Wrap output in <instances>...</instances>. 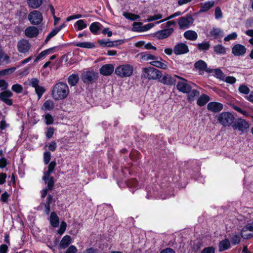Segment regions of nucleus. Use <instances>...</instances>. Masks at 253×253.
<instances>
[{
  "instance_id": "obj_9",
  "label": "nucleus",
  "mask_w": 253,
  "mask_h": 253,
  "mask_svg": "<svg viewBox=\"0 0 253 253\" xmlns=\"http://www.w3.org/2000/svg\"><path fill=\"white\" fill-rule=\"evenodd\" d=\"M233 127L235 129H238L242 132H245L248 130L249 125L246 120L242 119H238L235 122Z\"/></svg>"
},
{
  "instance_id": "obj_20",
  "label": "nucleus",
  "mask_w": 253,
  "mask_h": 253,
  "mask_svg": "<svg viewBox=\"0 0 253 253\" xmlns=\"http://www.w3.org/2000/svg\"><path fill=\"white\" fill-rule=\"evenodd\" d=\"M38 28L34 26H30L27 28L25 31V35L29 38L35 37L38 35Z\"/></svg>"
},
{
  "instance_id": "obj_12",
  "label": "nucleus",
  "mask_w": 253,
  "mask_h": 253,
  "mask_svg": "<svg viewBox=\"0 0 253 253\" xmlns=\"http://www.w3.org/2000/svg\"><path fill=\"white\" fill-rule=\"evenodd\" d=\"M177 79H181V77L176 75L171 76L169 75H166L163 77L161 82L165 84L171 85L176 83Z\"/></svg>"
},
{
  "instance_id": "obj_58",
  "label": "nucleus",
  "mask_w": 253,
  "mask_h": 253,
  "mask_svg": "<svg viewBox=\"0 0 253 253\" xmlns=\"http://www.w3.org/2000/svg\"><path fill=\"white\" fill-rule=\"evenodd\" d=\"M137 184V181L135 179H131L129 180L127 182V185L128 187H135Z\"/></svg>"
},
{
  "instance_id": "obj_54",
  "label": "nucleus",
  "mask_w": 253,
  "mask_h": 253,
  "mask_svg": "<svg viewBox=\"0 0 253 253\" xmlns=\"http://www.w3.org/2000/svg\"><path fill=\"white\" fill-rule=\"evenodd\" d=\"M51 158V154L49 152H45L44 153L43 155V159H44V162L45 164H47L50 160Z\"/></svg>"
},
{
  "instance_id": "obj_47",
  "label": "nucleus",
  "mask_w": 253,
  "mask_h": 253,
  "mask_svg": "<svg viewBox=\"0 0 253 253\" xmlns=\"http://www.w3.org/2000/svg\"><path fill=\"white\" fill-rule=\"evenodd\" d=\"M163 18V15L161 14H157L153 16H149L146 21L150 22L157 20Z\"/></svg>"
},
{
  "instance_id": "obj_27",
  "label": "nucleus",
  "mask_w": 253,
  "mask_h": 253,
  "mask_svg": "<svg viewBox=\"0 0 253 253\" xmlns=\"http://www.w3.org/2000/svg\"><path fill=\"white\" fill-rule=\"evenodd\" d=\"M27 2L29 7L37 8L42 4V0H27Z\"/></svg>"
},
{
  "instance_id": "obj_56",
  "label": "nucleus",
  "mask_w": 253,
  "mask_h": 253,
  "mask_svg": "<svg viewBox=\"0 0 253 253\" xmlns=\"http://www.w3.org/2000/svg\"><path fill=\"white\" fill-rule=\"evenodd\" d=\"M53 50V48H49L46 50H44L41 52L39 55L41 57V58L44 57L45 56L49 54L50 53H51L52 51Z\"/></svg>"
},
{
  "instance_id": "obj_50",
  "label": "nucleus",
  "mask_w": 253,
  "mask_h": 253,
  "mask_svg": "<svg viewBox=\"0 0 253 253\" xmlns=\"http://www.w3.org/2000/svg\"><path fill=\"white\" fill-rule=\"evenodd\" d=\"M210 47V44L208 42H203L198 44V48L199 49L206 50H208Z\"/></svg>"
},
{
  "instance_id": "obj_13",
  "label": "nucleus",
  "mask_w": 253,
  "mask_h": 253,
  "mask_svg": "<svg viewBox=\"0 0 253 253\" xmlns=\"http://www.w3.org/2000/svg\"><path fill=\"white\" fill-rule=\"evenodd\" d=\"M223 107V104L217 102H211L207 105L208 110L213 113L220 112Z\"/></svg>"
},
{
  "instance_id": "obj_42",
  "label": "nucleus",
  "mask_w": 253,
  "mask_h": 253,
  "mask_svg": "<svg viewBox=\"0 0 253 253\" xmlns=\"http://www.w3.org/2000/svg\"><path fill=\"white\" fill-rule=\"evenodd\" d=\"M238 90L241 93L244 94H248L250 91V88L247 85L244 84L240 85Z\"/></svg>"
},
{
  "instance_id": "obj_46",
  "label": "nucleus",
  "mask_w": 253,
  "mask_h": 253,
  "mask_svg": "<svg viewBox=\"0 0 253 253\" xmlns=\"http://www.w3.org/2000/svg\"><path fill=\"white\" fill-rule=\"evenodd\" d=\"M141 27H142V23L134 22L133 24L132 31L134 32H142Z\"/></svg>"
},
{
  "instance_id": "obj_16",
  "label": "nucleus",
  "mask_w": 253,
  "mask_h": 253,
  "mask_svg": "<svg viewBox=\"0 0 253 253\" xmlns=\"http://www.w3.org/2000/svg\"><path fill=\"white\" fill-rule=\"evenodd\" d=\"M30 47L29 42L26 40H21L18 42V50L21 53H24L28 52Z\"/></svg>"
},
{
  "instance_id": "obj_26",
  "label": "nucleus",
  "mask_w": 253,
  "mask_h": 253,
  "mask_svg": "<svg viewBox=\"0 0 253 253\" xmlns=\"http://www.w3.org/2000/svg\"><path fill=\"white\" fill-rule=\"evenodd\" d=\"M54 107V103L53 101L51 100H47L45 101L43 104L42 109L43 110H51L53 109Z\"/></svg>"
},
{
  "instance_id": "obj_41",
  "label": "nucleus",
  "mask_w": 253,
  "mask_h": 253,
  "mask_svg": "<svg viewBox=\"0 0 253 253\" xmlns=\"http://www.w3.org/2000/svg\"><path fill=\"white\" fill-rule=\"evenodd\" d=\"M214 51L219 54H224L226 52V49L221 45H217L214 46Z\"/></svg>"
},
{
  "instance_id": "obj_59",
  "label": "nucleus",
  "mask_w": 253,
  "mask_h": 253,
  "mask_svg": "<svg viewBox=\"0 0 253 253\" xmlns=\"http://www.w3.org/2000/svg\"><path fill=\"white\" fill-rule=\"evenodd\" d=\"M225 81L229 84H233L235 83L236 81V79L235 78L232 77V76H227L226 77L225 79Z\"/></svg>"
},
{
  "instance_id": "obj_32",
  "label": "nucleus",
  "mask_w": 253,
  "mask_h": 253,
  "mask_svg": "<svg viewBox=\"0 0 253 253\" xmlns=\"http://www.w3.org/2000/svg\"><path fill=\"white\" fill-rule=\"evenodd\" d=\"M101 24L98 22H93L91 24L89 30L93 34H96L98 31L100 29Z\"/></svg>"
},
{
  "instance_id": "obj_28",
  "label": "nucleus",
  "mask_w": 253,
  "mask_h": 253,
  "mask_svg": "<svg viewBox=\"0 0 253 253\" xmlns=\"http://www.w3.org/2000/svg\"><path fill=\"white\" fill-rule=\"evenodd\" d=\"M211 36L215 39L222 37L223 36V32L218 28H213L210 32Z\"/></svg>"
},
{
  "instance_id": "obj_24",
  "label": "nucleus",
  "mask_w": 253,
  "mask_h": 253,
  "mask_svg": "<svg viewBox=\"0 0 253 253\" xmlns=\"http://www.w3.org/2000/svg\"><path fill=\"white\" fill-rule=\"evenodd\" d=\"M214 4L213 0L207 1L201 4V12H206L209 10L211 7H212Z\"/></svg>"
},
{
  "instance_id": "obj_7",
  "label": "nucleus",
  "mask_w": 253,
  "mask_h": 253,
  "mask_svg": "<svg viewBox=\"0 0 253 253\" xmlns=\"http://www.w3.org/2000/svg\"><path fill=\"white\" fill-rule=\"evenodd\" d=\"M28 19L34 25H38L42 21V15L38 10H34L28 15Z\"/></svg>"
},
{
  "instance_id": "obj_2",
  "label": "nucleus",
  "mask_w": 253,
  "mask_h": 253,
  "mask_svg": "<svg viewBox=\"0 0 253 253\" xmlns=\"http://www.w3.org/2000/svg\"><path fill=\"white\" fill-rule=\"evenodd\" d=\"M56 162L55 161L51 162L48 166V169L44 172L42 179L44 182L47 184L48 189L51 190L54 186V181L53 177L50 176L51 173L53 171L55 166Z\"/></svg>"
},
{
  "instance_id": "obj_22",
  "label": "nucleus",
  "mask_w": 253,
  "mask_h": 253,
  "mask_svg": "<svg viewBox=\"0 0 253 253\" xmlns=\"http://www.w3.org/2000/svg\"><path fill=\"white\" fill-rule=\"evenodd\" d=\"M195 67L199 70V74H202L205 71H207V64L203 60H200L195 64Z\"/></svg>"
},
{
  "instance_id": "obj_3",
  "label": "nucleus",
  "mask_w": 253,
  "mask_h": 253,
  "mask_svg": "<svg viewBox=\"0 0 253 253\" xmlns=\"http://www.w3.org/2000/svg\"><path fill=\"white\" fill-rule=\"evenodd\" d=\"M133 72V67L130 64H123L117 67L115 74L122 78L128 77L131 76Z\"/></svg>"
},
{
  "instance_id": "obj_51",
  "label": "nucleus",
  "mask_w": 253,
  "mask_h": 253,
  "mask_svg": "<svg viewBox=\"0 0 253 253\" xmlns=\"http://www.w3.org/2000/svg\"><path fill=\"white\" fill-rule=\"evenodd\" d=\"M39 80L36 78H32L30 81V85H31L32 87L36 88L39 86Z\"/></svg>"
},
{
  "instance_id": "obj_19",
  "label": "nucleus",
  "mask_w": 253,
  "mask_h": 253,
  "mask_svg": "<svg viewBox=\"0 0 253 253\" xmlns=\"http://www.w3.org/2000/svg\"><path fill=\"white\" fill-rule=\"evenodd\" d=\"M114 71V67L111 64H106L100 69V73L104 76L110 75Z\"/></svg>"
},
{
  "instance_id": "obj_23",
  "label": "nucleus",
  "mask_w": 253,
  "mask_h": 253,
  "mask_svg": "<svg viewBox=\"0 0 253 253\" xmlns=\"http://www.w3.org/2000/svg\"><path fill=\"white\" fill-rule=\"evenodd\" d=\"M184 37L185 39L191 40L195 41L198 38L197 33L192 30H188L184 33Z\"/></svg>"
},
{
  "instance_id": "obj_57",
  "label": "nucleus",
  "mask_w": 253,
  "mask_h": 253,
  "mask_svg": "<svg viewBox=\"0 0 253 253\" xmlns=\"http://www.w3.org/2000/svg\"><path fill=\"white\" fill-rule=\"evenodd\" d=\"M154 26V24L153 23H149L144 26H142V27H141V32H143L148 31L149 30L152 28Z\"/></svg>"
},
{
  "instance_id": "obj_33",
  "label": "nucleus",
  "mask_w": 253,
  "mask_h": 253,
  "mask_svg": "<svg viewBox=\"0 0 253 253\" xmlns=\"http://www.w3.org/2000/svg\"><path fill=\"white\" fill-rule=\"evenodd\" d=\"M150 64L154 66H155L157 68H161L163 69H167L168 68V66H167V64H166L165 63L161 62L160 61H158V60L153 61L150 62Z\"/></svg>"
},
{
  "instance_id": "obj_5",
  "label": "nucleus",
  "mask_w": 253,
  "mask_h": 253,
  "mask_svg": "<svg viewBox=\"0 0 253 253\" xmlns=\"http://www.w3.org/2000/svg\"><path fill=\"white\" fill-rule=\"evenodd\" d=\"M217 120L223 126H229L233 123L234 117L230 113L222 112L218 115Z\"/></svg>"
},
{
  "instance_id": "obj_4",
  "label": "nucleus",
  "mask_w": 253,
  "mask_h": 253,
  "mask_svg": "<svg viewBox=\"0 0 253 253\" xmlns=\"http://www.w3.org/2000/svg\"><path fill=\"white\" fill-rule=\"evenodd\" d=\"M142 76L149 80H157L162 77L161 72L153 68H145L142 70Z\"/></svg>"
},
{
  "instance_id": "obj_29",
  "label": "nucleus",
  "mask_w": 253,
  "mask_h": 253,
  "mask_svg": "<svg viewBox=\"0 0 253 253\" xmlns=\"http://www.w3.org/2000/svg\"><path fill=\"white\" fill-rule=\"evenodd\" d=\"M210 100V97L206 94L201 95L197 100V104L199 106L205 105Z\"/></svg>"
},
{
  "instance_id": "obj_45",
  "label": "nucleus",
  "mask_w": 253,
  "mask_h": 253,
  "mask_svg": "<svg viewBox=\"0 0 253 253\" xmlns=\"http://www.w3.org/2000/svg\"><path fill=\"white\" fill-rule=\"evenodd\" d=\"M35 91L39 97V99H40L45 92V89L44 87L41 86H39L35 88Z\"/></svg>"
},
{
  "instance_id": "obj_63",
  "label": "nucleus",
  "mask_w": 253,
  "mask_h": 253,
  "mask_svg": "<svg viewBox=\"0 0 253 253\" xmlns=\"http://www.w3.org/2000/svg\"><path fill=\"white\" fill-rule=\"evenodd\" d=\"M214 73H215L216 78L219 79H223V74L220 69H215L214 71Z\"/></svg>"
},
{
  "instance_id": "obj_61",
  "label": "nucleus",
  "mask_w": 253,
  "mask_h": 253,
  "mask_svg": "<svg viewBox=\"0 0 253 253\" xmlns=\"http://www.w3.org/2000/svg\"><path fill=\"white\" fill-rule=\"evenodd\" d=\"M45 119L46 120V124L50 125L53 123V119L51 115L48 114L45 115Z\"/></svg>"
},
{
  "instance_id": "obj_1",
  "label": "nucleus",
  "mask_w": 253,
  "mask_h": 253,
  "mask_svg": "<svg viewBox=\"0 0 253 253\" xmlns=\"http://www.w3.org/2000/svg\"><path fill=\"white\" fill-rule=\"evenodd\" d=\"M69 94L68 85L63 82H59L54 84L51 91V96L56 101L65 99Z\"/></svg>"
},
{
  "instance_id": "obj_40",
  "label": "nucleus",
  "mask_w": 253,
  "mask_h": 253,
  "mask_svg": "<svg viewBox=\"0 0 253 253\" xmlns=\"http://www.w3.org/2000/svg\"><path fill=\"white\" fill-rule=\"evenodd\" d=\"M16 68L14 67L4 69L0 71V77L5 75H10L13 73Z\"/></svg>"
},
{
  "instance_id": "obj_25",
  "label": "nucleus",
  "mask_w": 253,
  "mask_h": 253,
  "mask_svg": "<svg viewBox=\"0 0 253 253\" xmlns=\"http://www.w3.org/2000/svg\"><path fill=\"white\" fill-rule=\"evenodd\" d=\"M71 242V238L68 235H66L62 239L60 243V247L62 249H65Z\"/></svg>"
},
{
  "instance_id": "obj_62",
  "label": "nucleus",
  "mask_w": 253,
  "mask_h": 253,
  "mask_svg": "<svg viewBox=\"0 0 253 253\" xmlns=\"http://www.w3.org/2000/svg\"><path fill=\"white\" fill-rule=\"evenodd\" d=\"M9 197V195L6 192H4L1 196V201L3 203H7Z\"/></svg>"
},
{
  "instance_id": "obj_31",
  "label": "nucleus",
  "mask_w": 253,
  "mask_h": 253,
  "mask_svg": "<svg viewBox=\"0 0 253 253\" xmlns=\"http://www.w3.org/2000/svg\"><path fill=\"white\" fill-rule=\"evenodd\" d=\"M230 246V242L229 240L225 239L219 243V250L220 251H223L228 249Z\"/></svg>"
},
{
  "instance_id": "obj_49",
  "label": "nucleus",
  "mask_w": 253,
  "mask_h": 253,
  "mask_svg": "<svg viewBox=\"0 0 253 253\" xmlns=\"http://www.w3.org/2000/svg\"><path fill=\"white\" fill-rule=\"evenodd\" d=\"M142 59L144 60L148 61L155 59L156 57L152 54L145 53L142 55Z\"/></svg>"
},
{
  "instance_id": "obj_18",
  "label": "nucleus",
  "mask_w": 253,
  "mask_h": 253,
  "mask_svg": "<svg viewBox=\"0 0 253 253\" xmlns=\"http://www.w3.org/2000/svg\"><path fill=\"white\" fill-rule=\"evenodd\" d=\"M173 32L172 28L166 29L157 32L155 36L159 39H164L169 36Z\"/></svg>"
},
{
  "instance_id": "obj_64",
  "label": "nucleus",
  "mask_w": 253,
  "mask_h": 253,
  "mask_svg": "<svg viewBox=\"0 0 253 253\" xmlns=\"http://www.w3.org/2000/svg\"><path fill=\"white\" fill-rule=\"evenodd\" d=\"M246 34L253 38L249 40V42L251 44L253 45V30H249L246 32Z\"/></svg>"
},
{
  "instance_id": "obj_14",
  "label": "nucleus",
  "mask_w": 253,
  "mask_h": 253,
  "mask_svg": "<svg viewBox=\"0 0 253 253\" xmlns=\"http://www.w3.org/2000/svg\"><path fill=\"white\" fill-rule=\"evenodd\" d=\"M12 93L9 90H6L0 93V100L3 101L8 105L12 104V100L9 98L12 96Z\"/></svg>"
},
{
  "instance_id": "obj_38",
  "label": "nucleus",
  "mask_w": 253,
  "mask_h": 253,
  "mask_svg": "<svg viewBox=\"0 0 253 253\" xmlns=\"http://www.w3.org/2000/svg\"><path fill=\"white\" fill-rule=\"evenodd\" d=\"M62 26H61L59 28H56V29H54L51 32H50L48 35V36H47V37L45 40L44 42L45 43H46L50 40V39L51 38H52L53 37L55 36L59 32V31L62 29Z\"/></svg>"
},
{
  "instance_id": "obj_10",
  "label": "nucleus",
  "mask_w": 253,
  "mask_h": 253,
  "mask_svg": "<svg viewBox=\"0 0 253 253\" xmlns=\"http://www.w3.org/2000/svg\"><path fill=\"white\" fill-rule=\"evenodd\" d=\"M243 238L247 239L253 237V222L245 226L241 232Z\"/></svg>"
},
{
  "instance_id": "obj_48",
  "label": "nucleus",
  "mask_w": 253,
  "mask_h": 253,
  "mask_svg": "<svg viewBox=\"0 0 253 253\" xmlns=\"http://www.w3.org/2000/svg\"><path fill=\"white\" fill-rule=\"evenodd\" d=\"M237 34L235 32H234L225 37L224 40L226 42H228L230 40H235L237 38Z\"/></svg>"
},
{
  "instance_id": "obj_39",
  "label": "nucleus",
  "mask_w": 253,
  "mask_h": 253,
  "mask_svg": "<svg viewBox=\"0 0 253 253\" xmlns=\"http://www.w3.org/2000/svg\"><path fill=\"white\" fill-rule=\"evenodd\" d=\"M98 43L101 45L107 47H113L115 45V42L106 41L104 40H99L98 41Z\"/></svg>"
},
{
  "instance_id": "obj_52",
  "label": "nucleus",
  "mask_w": 253,
  "mask_h": 253,
  "mask_svg": "<svg viewBox=\"0 0 253 253\" xmlns=\"http://www.w3.org/2000/svg\"><path fill=\"white\" fill-rule=\"evenodd\" d=\"M66 227V223L65 221H62L60 224V228L58 230V233L62 235L65 232Z\"/></svg>"
},
{
  "instance_id": "obj_60",
  "label": "nucleus",
  "mask_w": 253,
  "mask_h": 253,
  "mask_svg": "<svg viewBox=\"0 0 253 253\" xmlns=\"http://www.w3.org/2000/svg\"><path fill=\"white\" fill-rule=\"evenodd\" d=\"M231 242L234 245L239 244L240 242V238L239 236L237 235H234L231 239Z\"/></svg>"
},
{
  "instance_id": "obj_30",
  "label": "nucleus",
  "mask_w": 253,
  "mask_h": 253,
  "mask_svg": "<svg viewBox=\"0 0 253 253\" xmlns=\"http://www.w3.org/2000/svg\"><path fill=\"white\" fill-rule=\"evenodd\" d=\"M79 78L76 74H72L68 77V82L71 86L75 85L78 82Z\"/></svg>"
},
{
  "instance_id": "obj_6",
  "label": "nucleus",
  "mask_w": 253,
  "mask_h": 253,
  "mask_svg": "<svg viewBox=\"0 0 253 253\" xmlns=\"http://www.w3.org/2000/svg\"><path fill=\"white\" fill-rule=\"evenodd\" d=\"M194 22V19L191 15H186L181 17L178 19V23L180 29H186L190 27Z\"/></svg>"
},
{
  "instance_id": "obj_8",
  "label": "nucleus",
  "mask_w": 253,
  "mask_h": 253,
  "mask_svg": "<svg viewBox=\"0 0 253 253\" xmlns=\"http://www.w3.org/2000/svg\"><path fill=\"white\" fill-rule=\"evenodd\" d=\"M97 74L93 71L84 72L82 74L81 78L85 84L91 83L97 79Z\"/></svg>"
},
{
  "instance_id": "obj_15",
  "label": "nucleus",
  "mask_w": 253,
  "mask_h": 253,
  "mask_svg": "<svg viewBox=\"0 0 253 253\" xmlns=\"http://www.w3.org/2000/svg\"><path fill=\"white\" fill-rule=\"evenodd\" d=\"M189 51L188 46L184 43H179L174 47V53L177 55L183 54Z\"/></svg>"
},
{
  "instance_id": "obj_37",
  "label": "nucleus",
  "mask_w": 253,
  "mask_h": 253,
  "mask_svg": "<svg viewBox=\"0 0 253 253\" xmlns=\"http://www.w3.org/2000/svg\"><path fill=\"white\" fill-rule=\"evenodd\" d=\"M200 92L199 91L196 89H193L191 91H189V93L188 95V100L189 101H192L194 100V98L195 97H197L199 95Z\"/></svg>"
},
{
  "instance_id": "obj_44",
  "label": "nucleus",
  "mask_w": 253,
  "mask_h": 253,
  "mask_svg": "<svg viewBox=\"0 0 253 253\" xmlns=\"http://www.w3.org/2000/svg\"><path fill=\"white\" fill-rule=\"evenodd\" d=\"M23 87L21 85L19 84H13L11 87V89L15 92L17 93H21L23 90Z\"/></svg>"
},
{
  "instance_id": "obj_55",
  "label": "nucleus",
  "mask_w": 253,
  "mask_h": 253,
  "mask_svg": "<svg viewBox=\"0 0 253 253\" xmlns=\"http://www.w3.org/2000/svg\"><path fill=\"white\" fill-rule=\"evenodd\" d=\"M215 249L212 247H209L204 248L201 253H214Z\"/></svg>"
},
{
  "instance_id": "obj_53",
  "label": "nucleus",
  "mask_w": 253,
  "mask_h": 253,
  "mask_svg": "<svg viewBox=\"0 0 253 253\" xmlns=\"http://www.w3.org/2000/svg\"><path fill=\"white\" fill-rule=\"evenodd\" d=\"M222 17V11L219 7H217L215 9V17L216 19H218L221 18Z\"/></svg>"
},
{
  "instance_id": "obj_35",
  "label": "nucleus",
  "mask_w": 253,
  "mask_h": 253,
  "mask_svg": "<svg viewBox=\"0 0 253 253\" xmlns=\"http://www.w3.org/2000/svg\"><path fill=\"white\" fill-rule=\"evenodd\" d=\"M9 62V56L4 54L2 50L0 48V63H8Z\"/></svg>"
},
{
  "instance_id": "obj_21",
  "label": "nucleus",
  "mask_w": 253,
  "mask_h": 253,
  "mask_svg": "<svg viewBox=\"0 0 253 253\" xmlns=\"http://www.w3.org/2000/svg\"><path fill=\"white\" fill-rule=\"evenodd\" d=\"M50 224L54 227H57L59 224V218L55 212H52L49 217Z\"/></svg>"
},
{
  "instance_id": "obj_11",
  "label": "nucleus",
  "mask_w": 253,
  "mask_h": 253,
  "mask_svg": "<svg viewBox=\"0 0 253 253\" xmlns=\"http://www.w3.org/2000/svg\"><path fill=\"white\" fill-rule=\"evenodd\" d=\"M179 79L181 80V81L177 82L176 85L177 89L183 93L189 92L190 91L191 87L187 83V80L182 78Z\"/></svg>"
},
{
  "instance_id": "obj_34",
  "label": "nucleus",
  "mask_w": 253,
  "mask_h": 253,
  "mask_svg": "<svg viewBox=\"0 0 253 253\" xmlns=\"http://www.w3.org/2000/svg\"><path fill=\"white\" fill-rule=\"evenodd\" d=\"M76 45L80 47L87 48H92L95 46L93 43L90 42H79L76 44Z\"/></svg>"
},
{
  "instance_id": "obj_17",
  "label": "nucleus",
  "mask_w": 253,
  "mask_h": 253,
  "mask_svg": "<svg viewBox=\"0 0 253 253\" xmlns=\"http://www.w3.org/2000/svg\"><path fill=\"white\" fill-rule=\"evenodd\" d=\"M246 52V47L240 44L235 45L232 48V52L235 56L243 55Z\"/></svg>"
},
{
  "instance_id": "obj_43",
  "label": "nucleus",
  "mask_w": 253,
  "mask_h": 253,
  "mask_svg": "<svg viewBox=\"0 0 253 253\" xmlns=\"http://www.w3.org/2000/svg\"><path fill=\"white\" fill-rule=\"evenodd\" d=\"M123 15L126 18L130 19L132 20H136V19L139 18V17H140V16L138 15L129 13L128 12H124Z\"/></svg>"
},
{
  "instance_id": "obj_36",
  "label": "nucleus",
  "mask_w": 253,
  "mask_h": 253,
  "mask_svg": "<svg viewBox=\"0 0 253 253\" xmlns=\"http://www.w3.org/2000/svg\"><path fill=\"white\" fill-rule=\"evenodd\" d=\"M77 27V30H82L87 27V24L84 20H79L75 24V27Z\"/></svg>"
}]
</instances>
